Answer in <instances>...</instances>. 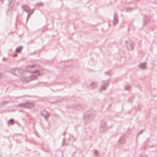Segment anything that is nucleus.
I'll list each match as a JSON object with an SVG mask.
<instances>
[{
  "label": "nucleus",
  "mask_w": 157,
  "mask_h": 157,
  "mask_svg": "<svg viewBox=\"0 0 157 157\" xmlns=\"http://www.w3.org/2000/svg\"><path fill=\"white\" fill-rule=\"evenodd\" d=\"M22 47H18L16 49L15 51L17 52H19L21 51L22 49Z\"/></svg>",
  "instance_id": "obj_15"
},
{
  "label": "nucleus",
  "mask_w": 157,
  "mask_h": 157,
  "mask_svg": "<svg viewBox=\"0 0 157 157\" xmlns=\"http://www.w3.org/2000/svg\"><path fill=\"white\" fill-rule=\"evenodd\" d=\"M65 140V139L64 138L63 139V141H62V144H61V146H63L64 145L63 144L64 143Z\"/></svg>",
  "instance_id": "obj_19"
},
{
  "label": "nucleus",
  "mask_w": 157,
  "mask_h": 157,
  "mask_svg": "<svg viewBox=\"0 0 157 157\" xmlns=\"http://www.w3.org/2000/svg\"><path fill=\"white\" fill-rule=\"evenodd\" d=\"M18 106L23 107L30 108L34 106V104L32 102L28 101L26 103H24L19 104L18 105Z\"/></svg>",
  "instance_id": "obj_3"
},
{
  "label": "nucleus",
  "mask_w": 157,
  "mask_h": 157,
  "mask_svg": "<svg viewBox=\"0 0 157 157\" xmlns=\"http://www.w3.org/2000/svg\"><path fill=\"white\" fill-rule=\"evenodd\" d=\"M146 20H144V23L146 22Z\"/></svg>",
  "instance_id": "obj_26"
},
{
  "label": "nucleus",
  "mask_w": 157,
  "mask_h": 157,
  "mask_svg": "<svg viewBox=\"0 0 157 157\" xmlns=\"http://www.w3.org/2000/svg\"><path fill=\"white\" fill-rule=\"evenodd\" d=\"M35 10V9H33L32 11L31 12V13H30L31 14H32L33 13V11Z\"/></svg>",
  "instance_id": "obj_21"
},
{
  "label": "nucleus",
  "mask_w": 157,
  "mask_h": 157,
  "mask_svg": "<svg viewBox=\"0 0 157 157\" xmlns=\"http://www.w3.org/2000/svg\"><path fill=\"white\" fill-rule=\"evenodd\" d=\"M97 85V83L96 82H92L88 86V87L90 89H94L95 88Z\"/></svg>",
  "instance_id": "obj_11"
},
{
  "label": "nucleus",
  "mask_w": 157,
  "mask_h": 157,
  "mask_svg": "<svg viewBox=\"0 0 157 157\" xmlns=\"http://www.w3.org/2000/svg\"><path fill=\"white\" fill-rule=\"evenodd\" d=\"M41 115L44 117L46 119L49 116V113L45 110H43L41 112Z\"/></svg>",
  "instance_id": "obj_8"
},
{
  "label": "nucleus",
  "mask_w": 157,
  "mask_h": 157,
  "mask_svg": "<svg viewBox=\"0 0 157 157\" xmlns=\"http://www.w3.org/2000/svg\"><path fill=\"white\" fill-rule=\"evenodd\" d=\"M21 7L23 11H25L29 13L30 10L29 7L27 5L23 4L22 5Z\"/></svg>",
  "instance_id": "obj_9"
},
{
  "label": "nucleus",
  "mask_w": 157,
  "mask_h": 157,
  "mask_svg": "<svg viewBox=\"0 0 157 157\" xmlns=\"http://www.w3.org/2000/svg\"><path fill=\"white\" fill-rule=\"evenodd\" d=\"M124 140V138L122 137H121L118 140V142L120 144L123 143Z\"/></svg>",
  "instance_id": "obj_14"
},
{
  "label": "nucleus",
  "mask_w": 157,
  "mask_h": 157,
  "mask_svg": "<svg viewBox=\"0 0 157 157\" xmlns=\"http://www.w3.org/2000/svg\"><path fill=\"white\" fill-rule=\"evenodd\" d=\"M30 15H31V14H29V13H28V16H27V18H26V22L27 21L28 19H29V17Z\"/></svg>",
  "instance_id": "obj_18"
},
{
  "label": "nucleus",
  "mask_w": 157,
  "mask_h": 157,
  "mask_svg": "<svg viewBox=\"0 0 157 157\" xmlns=\"http://www.w3.org/2000/svg\"><path fill=\"white\" fill-rule=\"evenodd\" d=\"M98 152L97 150L94 151V154L96 156H98Z\"/></svg>",
  "instance_id": "obj_17"
},
{
  "label": "nucleus",
  "mask_w": 157,
  "mask_h": 157,
  "mask_svg": "<svg viewBox=\"0 0 157 157\" xmlns=\"http://www.w3.org/2000/svg\"><path fill=\"white\" fill-rule=\"evenodd\" d=\"M14 122V121L13 119H10L8 121V124H13Z\"/></svg>",
  "instance_id": "obj_13"
},
{
  "label": "nucleus",
  "mask_w": 157,
  "mask_h": 157,
  "mask_svg": "<svg viewBox=\"0 0 157 157\" xmlns=\"http://www.w3.org/2000/svg\"><path fill=\"white\" fill-rule=\"evenodd\" d=\"M109 126L106 125V123L104 121H101L100 126V131L102 132L108 128Z\"/></svg>",
  "instance_id": "obj_5"
},
{
  "label": "nucleus",
  "mask_w": 157,
  "mask_h": 157,
  "mask_svg": "<svg viewBox=\"0 0 157 157\" xmlns=\"http://www.w3.org/2000/svg\"><path fill=\"white\" fill-rule=\"evenodd\" d=\"M105 75H107L108 74H109L108 72H105Z\"/></svg>",
  "instance_id": "obj_23"
},
{
  "label": "nucleus",
  "mask_w": 157,
  "mask_h": 157,
  "mask_svg": "<svg viewBox=\"0 0 157 157\" xmlns=\"http://www.w3.org/2000/svg\"><path fill=\"white\" fill-rule=\"evenodd\" d=\"M23 70L20 68H15L11 69V73L14 75L19 76L22 75Z\"/></svg>",
  "instance_id": "obj_2"
},
{
  "label": "nucleus",
  "mask_w": 157,
  "mask_h": 157,
  "mask_svg": "<svg viewBox=\"0 0 157 157\" xmlns=\"http://www.w3.org/2000/svg\"><path fill=\"white\" fill-rule=\"evenodd\" d=\"M134 46V43L132 41H128L127 43V48L130 50H132Z\"/></svg>",
  "instance_id": "obj_7"
},
{
  "label": "nucleus",
  "mask_w": 157,
  "mask_h": 157,
  "mask_svg": "<svg viewBox=\"0 0 157 157\" xmlns=\"http://www.w3.org/2000/svg\"><path fill=\"white\" fill-rule=\"evenodd\" d=\"M128 10H130V11L131 10L132 8H128Z\"/></svg>",
  "instance_id": "obj_24"
},
{
  "label": "nucleus",
  "mask_w": 157,
  "mask_h": 157,
  "mask_svg": "<svg viewBox=\"0 0 157 157\" xmlns=\"http://www.w3.org/2000/svg\"><path fill=\"white\" fill-rule=\"evenodd\" d=\"M118 22V18L117 15L115 13L113 16V25H115Z\"/></svg>",
  "instance_id": "obj_10"
},
{
  "label": "nucleus",
  "mask_w": 157,
  "mask_h": 157,
  "mask_svg": "<svg viewBox=\"0 0 157 157\" xmlns=\"http://www.w3.org/2000/svg\"><path fill=\"white\" fill-rule=\"evenodd\" d=\"M36 5L40 7L42 6L43 3H36Z\"/></svg>",
  "instance_id": "obj_16"
},
{
  "label": "nucleus",
  "mask_w": 157,
  "mask_h": 157,
  "mask_svg": "<svg viewBox=\"0 0 157 157\" xmlns=\"http://www.w3.org/2000/svg\"><path fill=\"white\" fill-rule=\"evenodd\" d=\"M139 66L142 69H144L146 68L145 63H144L140 64Z\"/></svg>",
  "instance_id": "obj_12"
},
{
  "label": "nucleus",
  "mask_w": 157,
  "mask_h": 157,
  "mask_svg": "<svg viewBox=\"0 0 157 157\" xmlns=\"http://www.w3.org/2000/svg\"><path fill=\"white\" fill-rule=\"evenodd\" d=\"M3 60H5V59L4 58H3Z\"/></svg>",
  "instance_id": "obj_27"
},
{
  "label": "nucleus",
  "mask_w": 157,
  "mask_h": 157,
  "mask_svg": "<svg viewBox=\"0 0 157 157\" xmlns=\"http://www.w3.org/2000/svg\"><path fill=\"white\" fill-rule=\"evenodd\" d=\"M109 80L103 81L102 84L101 85V86L100 88V90L101 91L106 90V86L109 85Z\"/></svg>",
  "instance_id": "obj_6"
},
{
  "label": "nucleus",
  "mask_w": 157,
  "mask_h": 157,
  "mask_svg": "<svg viewBox=\"0 0 157 157\" xmlns=\"http://www.w3.org/2000/svg\"><path fill=\"white\" fill-rule=\"evenodd\" d=\"M95 116L94 112L92 110L87 111L84 116V118L86 123H88L91 121Z\"/></svg>",
  "instance_id": "obj_1"
},
{
  "label": "nucleus",
  "mask_w": 157,
  "mask_h": 157,
  "mask_svg": "<svg viewBox=\"0 0 157 157\" xmlns=\"http://www.w3.org/2000/svg\"><path fill=\"white\" fill-rule=\"evenodd\" d=\"M143 132V130H142V131H141L140 132H139L138 134V135H139V134H141L142 132Z\"/></svg>",
  "instance_id": "obj_22"
},
{
  "label": "nucleus",
  "mask_w": 157,
  "mask_h": 157,
  "mask_svg": "<svg viewBox=\"0 0 157 157\" xmlns=\"http://www.w3.org/2000/svg\"><path fill=\"white\" fill-rule=\"evenodd\" d=\"M66 134V132H64L63 133V135H65Z\"/></svg>",
  "instance_id": "obj_25"
},
{
  "label": "nucleus",
  "mask_w": 157,
  "mask_h": 157,
  "mask_svg": "<svg viewBox=\"0 0 157 157\" xmlns=\"http://www.w3.org/2000/svg\"><path fill=\"white\" fill-rule=\"evenodd\" d=\"M129 86H127V87H125V89L126 90H129Z\"/></svg>",
  "instance_id": "obj_20"
},
{
  "label": "nucleus",
  "mask_w": 157,
  "mask_h": 157,
  "mask_svg": "<svg viewBox=\"0 0 157 157\" xmlns=\"http://www.w3.org/2000/svg\"><path fill=\"white\" fill-rule=\"evenodd\" d=\"M30 67H32L33 70L34 67V65L31 66ZM31 72L33 74V78L34 79H36L38 75H42L39 72V71L38 70H33L32 71H31Z\"/></svg>",
  "instance_id": "obj_4"
}]
</instances>
